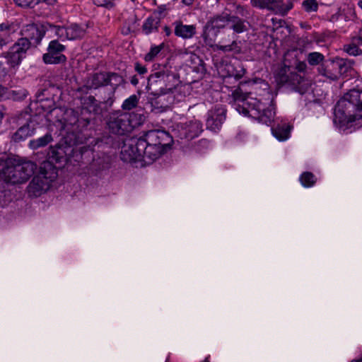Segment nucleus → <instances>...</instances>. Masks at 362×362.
Instances as JSON below:
<instances>
[{"mask_svg": "<svg viewBox=\"0 0 362 362\" xmlns=\"http://www.w3.org/2000/svg\"><path fill=\"white\" fill-rule=\"evenodd\" d=\"M175 35L183 39H190L196 33V26L194 25H185L180 21H176L173 23Z\"/></svg>", "mask_w": 362, "mask_h": 362, "instance_id": "obj_20", "label": "nucleus"}, {"mask_svg": "<svg viewBox=\"0 0 362 362\" xmlns=\"http://www.w3.org/2000/svg\"><path fill=\"white\" fill-rule=\"evenodd\" d=\"M228 27L233 29L234 32L237 33H241L246 30V25L245 22L239 17L235 16L229 15Z\"/></svg>", "mask_w": 362, "mask_h": 362, "instance_id": "obj_27", "label": "nucleus"}, {"mask_svg": "<svg viewBox=\"0 0 362 362\" xmlns=\"http://www.w3.org/2000/svg\"><path fill=\"white\" fill-rule=\"evenodd\" d=\"M194 0H182V2L186 6H191Z\"/></svg>", "mask_w": 362, "mask_h": 362, "instance_id": "obj_49", "label": "nucleus"}, {"mask_svg": "<svg viewBox=\"0 0 362 362\" xmlns=\"http://www.w3.org/2000/svg\"><path fill=\"white\" fill-rule=\"evenodd\" d=\"M147 144L154 146L160 147L161 149L165 148L170 141L171 137L169 134L165 131L153 130L147 132L144 138H142Z\"/></svg>", "mask_w": 362, "mask_h": 362, "instance_id": "obj_17", "label": "nucleus"}, {"mask_svg": "<svg viewBox=\"0 0 362 362\" xmlns=\"http://www.w3.org/2000/svg\"><path fill=\"white\" fill-rule=\"evenodd\" d=\"M252 6L272 11L276 13L285 15L292 8V4H285L281 0H251Z\"/></svg>", "mask_w": 362, "mask_h": 362, "instance_id": "obj_14", "label": "nucleus"}, {"mask_svg": "<svg viewBox=\"0 0 362 362\" xmlns=\"http://www.w3.org/2000/svg\"><path fill=\"white\" fill-rule=\"evenodd\" d=\"M158 12L159 13H163L165 11L167 10V8H166V6L165 5H161L160 6L158 7Z\"/></svg>", "mask_w": 362, "mask_h": 362, "instance_id": "obj_48", "label": "nucleus"}, {"mask_svg": "<svg viewBox=\"0 0 362 362\" xmlns=\"http://www.w3.org/2000/svg\"><path fill=\"white\" fill-rule=\"evenodd\" d=\"M31 42L25 39H19L4 53V57L8 64L14 68L18 66L25 58L28 50L30 48Z\"/></svg>", "mask_w": 362, "mask_h": 362, "instance_id": "obj_9", "label": "nucleus"}, {"mask_svg": "<svg viewBox=\"0 0 362 362\" xmlns=\"http://www.w3.org/2000/svg\"><path fill=\"white\" fill-rule=\"evenodd\" d=\"M36 165L31 161H26L9 168L6 173V180L12 184L25 182L34 173Z\"/></svg>", "mask_w": 362, "mask_h": 362, "instance_id": "obj_8", "label": "nucleus"}, {"mask_svg": "<svg viewBox=\"0 0 362 362\" xmlns=\"http://www.w3.org/2000/svg\"><path fill=\"white\" fill-rule=\"evenodd\" d=\"M107 125L112 134L123 135L132 131L133 125L130 121V115L121 113L112 115L110 117Z\"/></svg>", "mask_w": 362, "mask_h": 362, "instance_id": "obj_12", "label": "nucleus"}, {"mask_svg": "<svg viewBox=\"0 0 362 362\" xmlns=\"http://www.w3.org/2000/svg\"><path fill=\"white\" fill-rule=\"evenodd\" d=\"M226 108L221 105L210 110L206 122L207 128L214 132L218 130L226 119Z\"/></svg>", "mask_w": 362, "mask_h": 362, "instance_id": "obj_15", "label": "nucleus"}, {"mask_svg": "<svg viewBox=\"0 0 362 362\" xmlns=\"http://www.w3.org/2000/svg\"><path fill=\"white\" fill-rule=\"evenodd\" d=\"M135 69L140 74H146L147 71V69L145 66H141V64H139L138 63H136L135 65Z\"/></svg>", "mask_w": 362, "mask_h": 362, "instance_id": "obj_43", "label": "nucleus"}, {"mask_svg": "<svg viewBox=\"0 0 362 362\" xmlns=\"http://www.w3.org/2000/svg\"><path fill=\"white\" fill-rule=\"evenodd\" d=\"M130 32V29L129 28H127V30L126 31H124L123 30V33L125 34V35H127Z\"/></svg>", "mask_w": 362, "mask_h": 362, "instance_id": "obj_52", "label": "nucleus"}, {"mask_svg": "<svg viewBox=\"0 0 362 362\" xmlns=\"http://www.w3.org/2000/svg\"><path fill=\"white\" fill-rule=\"evenodd\" d=\"M46 92V89H41L38 90L36 93L37 102H42L45 100H47L48 98L45 93Z\"/></svg>", "mask_w": 362, "mask_h": 362, "instance_id": "obj_41", "label": "nucleus"}, {"mask_svg": "<svg viewBox=\"0 0 362 362\" xmlns=\"http://www.w3.org/2000/svg\"><path fill=\"white\" fill-rule=\"evenodd\" d=\"M362 118V90L353 89L346 93L334 108V122L348 126Z\"/></svg>", "mask_w": 362, "mask_h": 362, "instance_id": "obj_1", "label": "nucleus"}, {"mask_svg": "<svg viewBox=\"0 0 362 362\" xmlns=\"http://www.w3.org/2000/svg\"><path fill=\"white\" fill-rule=\"evenodd\" d=\"M1 90H2V88H1V86H0V95L1 94Z\"/></svg>", "mask_w": 362, "mask_h": 362, "instance_id": "obj_55", "label": "nucleus"}, {"mask_svg": "<svg viewBox=\"0 0 362 362\" xmlns=\"http://www.w3.org/2000/svg\"><path fill=\"white\" fill-rule=\"evenodd\" d=\"M210 147V142L207 139H201L196 145V151L199 153H204V150Z\"/></svg>", "mask_w": 362, "mask_h": 362, "instance_id": "obj_38", "label": "nucleus"}, {"mask_svg": "<svg viewBox=\"0 0 362 362\" xmlns=\"http://www.w3.org/2000/svg\"><path fill=\"white\" fill-rule=\"evenodd\" d=\"M202 124L197 119L185 122H178L174 124L173 132L178 138L192 139L198 136L202 132Z\"/></svg>", "mask_w": 362, "mask_h": 362, "instance_id": "obj_10", "label": "nucleus"}, {"mask_svg": "<svg viewBox=\"0 0 362 362\" xmlns=\"http://www.w3.org/2000/svg\"><path fill=\"white\" fill-rule=\"evenodd\" d=\"M130 81H131V83L134 86L137 85L139 83V80L136 76H132Z\"/></svg>", "mask_w": 362, "mask_h": 362, "instance_id": "obj_45", "label": "nucleus"}, {"mask_svg": "<svg viewBox=\"0 0 362 362\" xmlns=\"http://www.w3.org/2000/svg\"><path fill=\"white\" fill-rule=\"evenodd\" d=\"M275 78L278 83L291 86L300 93H305L310 86L309 81L298 74L295 69L290 66L284 65L280 67L276 74Z\"/></svg>", "mask_w": 362, "mask_h": 362, "instance_id": "obj_5", "label": "nucleus"}, {"mask_svg": "<svg viewBox=\"0 0 362 362\" xmlns=\"http://www.w3.org/2000/svg\"><path fill=\"white\" fill-rule=\"evenodd\" d=\"M259 91L257 87H255V94L259 97L257 105L247 110V116L251 117L259 120L267 125H269L273 122L275 112L271 103L273 100V95L269 90V86L264 80L259 81Z\"/></svg>", "mask_w": 362, "mask_h": 362, "instance_id": "obj_3", "label": "nucleus"}, {"mask_svg": "<svg viewBox=\"0 0 362 362\" xmlns=\"http://www.w3.org/2000/svg\"><path fill=\"white\" fill-rule=\"evenodd\" d=\"M358 6L362 9V0H360L358 3Z\"/></svg>", "mask_w": 362, "mask_h": 362, "instance_id": "obj_53", "label": "nucleus"}, {"mask_svg": "<svg viewBox=\"0 0 362 362\" xmlns=\"http://www.w3.org/2000/svg\"><path fill=\"white\" fill-rule=\"evenodd\" d=\"M302 6L306 12H313L317 10L318 4L316 0H305L302 3Z\"/></svg>", "mask_w": 362, "mask_h": 362, "instance_id": "obj_34", "label": "nucleus"}, {"mask_svg": "<svg viewBox=\"0 0 362 362\" xmlns=\"http://www.w3.org/2000/svg\"><path fill=\"white\" fill-rule=\"evenodd\" d=\"M299 180L302 185L305 187H313L317 181V178L314 174L310 172H304L302 173Z\"/></svg>", "mask_w": 362, "mask_h": 362, "instance_id": "obj_30", "label": "nucleus"}, {"mask_svg": "<svg viewBox=\"0 0 362 362\" xmlns=\"http://www.w3.org/2000/svg\"><path fill=\"white\" fill-rule=\"evenodd\" d=\"M45 26L47 30L54 31L57 36L63 40H77L82 38L86 35V28L76 23L63 27L47 23Z\"/></svg>", "mask_w": 362, "mask_h": 362, "instance_id": "obj_11", "label": "nucleus"}, {"mask_svg": "<svg viewBox=\"0 0 362 362\" xmlns=\"http://www.w3.org/2000/svg\"><path fill=\"white\" fill-rule=\"evenodd\" d=\"M273 135L281 141L287 140L290 136L291 126L286 123L277 124L272 128Z\"/></svg>", "mask_w": 362, "mask_h": 362, "instance_id": "obj_23", "label": "nucleus"}, {"mask_svg": "<svg viewBox=\"0 0 362 362\" xmlns=\"http://www.w3.org/2000/svg\"><path fill=\"white\" fill-rule=\"evenodd\" d=\"M56 177V169L49 163H44L40 173L30 182L28 187V193L31 196H40L49 189Z\"/></svg>", "mask_w": 362, "mask_h": 362, "instance_id": "obj_4", "label": "nucleus"}, {"mask_svg": "<svg viewBox=\"0 0 362 362\" xmlns=\"http://www.w3.org/2000/svg\"><path fill=\"white\" fill-rule=\"evenodd\" d=\"M8 74V69L4 66V63L0 62V78L5 77Z\"/></svg>", "mask_w": 362, "mask_h": 362, "instance_id": "obj_42", "label": "nucleus"}, {"mask_svg": "<svg viewBox=\"0 0 362 362\" xmlns=\"http://www.w3.org/2000/svg\"><path fill=\"white\" fill-rule=\"evenodd\" d=\"M93 2L98 6H103L109 9L115 6L114 0H93Z\"/></svg>", "mask_w": 362, "mask_h": 362, "instance_id": "obj_39", "label": "nucleus"}, {"mask_svg": "<svg viewBox=\"0 0 362 362\" xmlns=\"http://www.w3.org/2000/svg\"><path fill=\"white\" fill-rule=\"evenodd\" d=\"M35 133V128L32 122H28L17 129L11 136V140L14 142H21Z\"/></svg>", "mask_w": 362, "mask_h": 362, "instance_id": "obj_21", "label": "nucleus"}, {"mask_svg": "<svg viewBox=\"0 0 362 362\" xmlns=\"http://www.w3.org/2000/svg\"><path fill=\"white\" fill-rule=\"evenodd\" d=\"M178 79L173 74L158 71L152 74L148 78L147 90L150 95H158L165 90L175 89Z\"/></svg>", "mask_w": 362, "mask_h": 362, "instance_id": "obj_6", "label": "nucleus"}, {"mask_svg": "<svg viewBox=\"0 0 362 362\" xmlns=\"http://www.w3.org/2000/svg\"><path fill=\"white\" fill-rule=\"evenodd\" d=\"M139 147L141 151V160L147 163L156 160L165 151L160 147L147 144L142 138L139 139Z\"/></svg>", "mask_w": 362, "mask_h": 362, "instance_id": "obj_18", "label": "nucleus"}, {"mask_svg": "<svg viewBox=\"0 0 362 362\" xmlns=\"http://www.w3.org/2000/svg\"><path fill=\"white\" fill-rule=\"evenodd\" d=\"M43 61L45 64H61L66 61V57L64 54H56L48 51L43 55Z\"/></svg>", "mask_w": 362, "mask_h": 362, "instance_id": "obj_29", "label": "nucleus"}, {"mask_svg": "<svg viewBox=\"0 0 362 362\" xmlns=\"http://www.w3.org/2000/svg\"><path fill=\"white\" fill-rule=\"evenodd\" d=\"M108 75L106 72H100L93 74L88 81V86L90 88H98L100 86L108 85Z\"/></svg>", "mask_w": 362, "mask_h": 362, "instance_id": "obj_22", "label": "nucleus"}, {"mask_svg": "<svg viewBox=\"0 0 362 362\" xmlns=\"http://www.w3.org/2000/svg\"><path fill=\"white\" fill-rule=\"evenodd\" d=\"M45 23L42 27H39L37 25L34 23L28 24L23 27L21 33L23 37L21 39H25L33 44H39L45 35Z\"/></svg>", "mask_w": 362, "mask_h": 362, "instance_id": "obj_16", "label": "nucleus"}, {"mask_svg": "<svg viewBox=\"0 0 362 362\" xmlns=\"http://www.w3.org/2000/svg\"><path fill=\"white\" fill-rule=\"evenodd\" d=\"M121 158L124 162H132L141 160V151L139 147V139L124 144L121 151Z\"/></svg>", "mask_w": 362, "mask_h": 362, "instance_id": "obj_19", "label": "nucleus"}, {"mask_svg": "<svg viewBox=\"0 0 362 362\" xmlns=\"http://www.w3.org/2000/svg\"><path fill=\"white\" fill-rule=\"evenodd\" d=\"M3 117H4V115H3V113L0 112V124H1V122H2V119H3Z\"/></svg>", "mask_w": 362, "mask_h": 362, "instance_id": "obj_54", "label": "nucleus"}, {"mask_svg": "<svg viewBox=\"0 0 362 362\" xmlns=\"http://www.w3.org/2000/svg\"><path fill=\"white\" fill-rule=\"evenodd\" d=\"M9 29H10V26L8 25H6V24L0 25V31L8 30Z\"/></svg>", "mask_w": 362, "mask_h": 362, "instance_id": "obj_46", "label": "nucleus"}, {"mask_svg": "<svg viewBox=\"0 0 362 362\" xmlns=\"http://www.w3.org/2000/svg\"><path fill=\"white\" fill-rule=\"evenodd\" d=\"M7 44V42L2 39V38H0V47H2L3 46L6 45Z\"/></svg>", "mask_w": 362, "mask_h": 362, "instance_id": "obj_50", "label": "nucleus"}, {"mask_svg": "<svg viewBox=\"0 0 362 362\" xmlns=\"http://www.w3.org/2000/svg\"><path fill=\"white\" fill-rule=\"evenodd\" d=\"M108 75V85L118 86L120 84L123 79L122 78L116 73H107Z\"/></svg>", "mask_w": 362, "mask_h": 362, "instance_id": "obj_37", "label": "nucleus"}, {"mask_svg": "<svg viewBox=\"0 0 362 362\" xmlns=\"http://www.w3.org/2000/svg\"><path fill=\"white\" fill-rule=\"evenodd\" d=\"M324 59V56L319 52H312L308 56V62L310 65H317Z\"/></svg>", "mask_w": 362, "mask_h": 362, "instance_id": "obj_35", "label": "nucleus"}, {"mask_svg": "<svg viewBox=\"0 0 362 362\" xmlns=\"http://www.w3.org/2000/svg\"><path fill=\"white\" fill-rule=\"evenodd\" d=\"M340 66L338 64L334 62L331 63L330 65L327 66L325 69L321 71L323 76L329 78L332 81L337 80L339 76L338 69Z\"/></svg>", "mask_w": 362, "mask_h": 362, "instance_id": "obj_28", "label": "nucleus"}, {"mask_svg": "<svg viewBox=\"0 0 362 362\" xmlns=\"http://www.w3.org/2000/svg\"><path fill=\"white\" fill-rule=\"evenodd\" d=\"M139 103V97L136 95H132L128 98L124 100L122 105V108L124 110H131L136 107Z\"/></svg>", "mask_w": 362, "mask_h": 362, "instance_id": "obj_31", "label": "nucleus"}, {"mask_svg": "<svg viewBox=\"0 0 362 362\" xmlns=\"http://www.w3.org/2000/svg\"><path fill=\"white\" fill-rule=\"evenodd\" d=\"M15 4L21 7H32L33 0H13Z\"/></svg>", "mask_w": 362, "mask_h": 362, "instance_id": "obj_40", "label": "nucleus"}, {"mask_svg": "<svg viewBox=\"0 0 362 362\" xmlns=\"http://www.w3.org/2000/svg\"><path fill=\"white\" fill-rule=\"evenodd\" d=\"M255 81L252 83L253 92L245 94L243 90L238 88L235 89L231 94L233 99V107L240 113L245 116H247V111L252 105H257L258 103V96L255 94V87H257L258 91H259V81Z\"/></svg>", "mask_w": 362, "mask_h": 362, "instance_id": "obj_7", "label": "nucleus"}, {"mask_svg": "<svg viewBox=\"0 0 362 362\" xmlns=\"http://www.w3.org/2000/svg\"><path fill=\"white\" fill-rule=\"evenodd\" d=\"M52 141V136L51 134L47 133L42 137L32 139L29 141L28 146L33 150H36L40 148H42L48 145Z\"/></svg>", "mask_w": 362, "mask_h": 362, "instance_id": "obj_25", "label": "nucleus"}, {"mask_svg": "<svg viewBox=\"0 0 362 362\" xmlns=\"http://www.w3.org/2000/svg\"><path fill=\"white\" fill-rule=\"evenodd\" d=\"M65 49V46L57 40H52L48 46L47 50L56 54H62V52Z\"/></svg>", "mask_w": 362, "mask_h": 362, "instance_id": "obj_32", "label": "nucleus"}, {"mask_svg": "<svg viewBox=\"0 0 362 362\" xmlns=\"http://www.w3.org/2000/svg\"><path fill=\"white\" fill-rule=\"evenodd\" d=\"M83 106L88 112L94 115L98 114L100 112V103L91 95L84 99Z\"/></svg>", "mask_w": 362, "mask_h": 362, "instance_id": "obj_26", "label": "nucleus"}, {"mask_svg": "<svg viewBox=\"0 0 362 362\" xmlns=\"http://www.w3.org/2000/svg\"><path fill=\"white\" fill-rule=\"evenodd\" d=\"M163 30L167 36H169L171 34V29L167 25L163 28Z\"/></svg>", "mask_w": 362, "mask_h": 362, "instance_id": "obj_47", "label": "nucleus"}, {"mask_svg": "<svg viewBox=\"0 0 362 362\" xmlns=\"http://www.w3.org/2000/svg\"><path fill=\"white\" fill-rule=\"evenodd\" d=\"M229 15L223 12L209 17L203 28L202 36L206 45L212 47L214 50H221L223 52H233L238 54L240 52L241 49L235 40H233L231 44L227 45L216 44V39L220 30L228 25Z\"/></svg>", "mask_w": 362, "mask_h": 362, "instance_id": "obj_2", "label": "nucleus"}, {"mask_svg": "<svg viewBox=\"0 0 362 362\" xmlns=\"http://www.w3.org/2000/svg\"><path fill=\"white\" fill-rule=\"evenodd\" d=\"M306 64L305 62H298L296 65V69H298L299 71H303L306 69Z\"/></svg>", "mask_w": 362, "mask_h": 362, "instance_id": "obj_44", "label": "nucleus"}, {"mask_svg": "<svg viewBox=\"0 0 362 362\" xmlns=\"http://www.w3.org/2000/svg\"><path fill=\"white\" fill-rule=\"evenodd\" d=\"M351 362H362V354H361V356L359 359L353 360Z\"/></svg>", "mask_w": 362, "mask_h": 362, "instance_id": "obj_51", "label": "nucleus"}, {"mask_svg": "<svg viewBox=\"0 0 362 362\" xmlns=\"http://www.w3.org/2000/svg\"><path fill=\"white\" fill-rule=\"evenodd\" d=\"M164 45L162 43L158 46L151 47L150 51L145 55L144 59L146 62H151L160 53L163 48Z\"/></svg>", "mask_w": 362, "mask_h": 362, "instance_id": "obj_33", "label": "nucleus"}, {"mask_svg": "<svg viewBox=\"0 0 362 362\" xmlns=\"http://www.w3.org/2000/svg\"><path fill=\"white\" fill-rule=\"evenodd\" d=\"M160 21L158 18L149 16L142 25V30L146 35H149L158 30Z\"/></svg>", "mask_w": 362, "mask_h": 362, "instance_id": "obj_24", "label": "nucleus"}, {"mask_svg": "<svg viewBox=\"0 0 362 362\" xmlns=\"http://www.w3.org/2000/svg\"><path fill=\"white\" fill-rule=\"evenodd\" d=\"M344 50L350 55L358 56L362 54L361 49L353 43H350L344 46Z\"/></svg>", "mask_w": 362, "mask_h": 362, "instance_id": "obj_36", "label": "nucleus"}, {"mask_svg": "<svg viewBox=\"0 0 362 362\" xmlns=\"http://www.w3.org/2000/svg\"><path fill=\"white\" fill-rule=\"evenodd\" d=\"M151 95L148 97V100L151 106L160 111L167 110L177 101L175 88L172 90H165L160 94Z\"/></svg>", "mask_w": 362, "mask_h": 362, "instance_id": "obj_13", "label": "nucleus"}]
</instances>
